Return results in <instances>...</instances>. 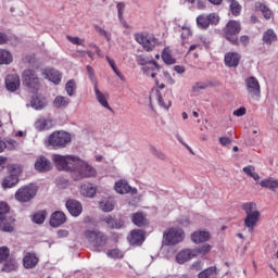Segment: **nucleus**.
Segmentation results:
<instances>
[{"mask_svg": "<svg viewBox=\"0 0 278 278\" xmlns=\"http://www.w3.org/2000/svg\"><path fill=\"white\" fill-rule=\"evenodd\" d=\"M218 271H216V267H210L199 274V278H217Z\"/></svg>", "mask_w": 278, "mask_h": 278, "instance_id": "nucleus-34", "label": "nucleus"}, {"mask_svg": "<svg viewBox=\"0 0 278 278\" xmlns=\"http://www.w3.org/2000/svg\"><path fill=\"white\" fill-rule=\"evenodd\" d=\"M10 214V206L5 202H0V229L2 231H14L15 219Z\"/></svg>", "mask_w": 278, "mask_h": 278, "instance_id": "nucleus-7", "label": "nucleus"}, {"mask_svg": "<svg viewBox=\"0 0 278 278\" xmlns=\"http://www.w3.org/2000/svg\"><path fill=\"white\" fill-rule=\"evenodd\" d=\"M72 138L71 134L66 131H54L47 140V147H52V149H64L66 144H70Z\"/></svg>", "mask_w": 278, "mask_h": 278, "instance_id": "nucleus-5", "label": "nucleus"}, {"mask_svg": "<svg viewBox=\"0 0 278 278\" xmlns=\"http://www.w3.org/2000/svg\"><path fill=\"white\" fill-rule=\"evenodd\" d=\"M239 42L243 46V47H248L250 39L249 36L243 35L240 37Z\"/></svg>", "mask_w": 278, "mask_h": 278, "instance_id": "nucleus-58", "label": "nucleus"}, {"mask_svg": "<svg viewBox=\"0 0 278 278\" xmlns=\"http://www.w3.org/2000/svg\"><path fill=\"white\" fill-rule=\"evenodd\" d=\"M23 85L30 90H38L40 88V78L34 70H25L22 74Z\"/></svg>", "mask_w": 278, "mask_h": 278, "instance_id": "nucleus-10", "label": "nucleus"}, {"mask_svg": "<svg viewBox=\"0 0 278 278\" xmlns=\"http://www.w3.org/2000/svg\"><path fill=\"white\" fill-rule=\"evenodd\" d=\"M53 168V165L51 164V161L45 156H38L35 162V170H38V173H49Z\"/></svg>", "mask_w": 278, "mask_h": 278, "instance_id": "nucleus-18", "label": "nucleus"}, {"mask_svg": "<svg viewBox=\"0 0 278 278\" xmlns=\"http://www.w3.org/2000/svg\"><path fill=\"white\" fill-rule=\"evenodd\" d=\"M132 223L137 227H144L147 225V217L142 213H135L132 215Z\"/></svg>", "mask_w": 278, "mask_h": 278, "instance_id": "nucleus-32", "label": "nucleus"}, {"mask_svg": "<svg viewBox=\"0 0 278 278\" xmlns=\"http://www.w3.org/2000/svg\"><path fill=\"white\" fill-rule=\"evenodd\" d=\"M232 114H233V116H239V117L244 116V114H247V108L241 106V108L235 110Z\"/></svg>", "mask_w": 278, "mask_h": 278, "instance_id": "nucleus-56", "label": "nucleus"}, {"mask_svg": "<svg viewBox=\"0 0 278 278\" xmlns=\"http://www.w3.org/2000/svg\"><path fill=\"white\" fill-rule=\"evenodd\" d=\"M7 170L9 175L5 176L1 182L3 190L14 188L18 185V177L21 176V173H23V167H21L18 164H10L7 166Z\"/></svg>", "mask_w": 278, "mask_h": 278, "instance_id": "nucleus-4", "label": "nucleus"}, {"mask_svg": "<svg viewBox=\"0 0 278 278\" xmlns=\"http://www.w3.org/2000/svg\"><path fill=\"white\" fill-rule=\"evenodd\" d=\"M159 103L165 110H168L170 105H173V101L170 100V96H159Z\"/></svg>", "mask_w": 278, "mask_h": 278, "instance_id": "nucleus-40", "label": "nucleus"}, {"mask_svg": "<svg viewBox=\"0 0 278 278\" xmlns=\"http://www.w3.org/2000/svg\"><path fill=\"white\" fill-rule=\"evenodd\" d=\"M71 103V99L64 96H56L53 100V105L58 110H62V108H66Z\"/></svg>", "mask_w": 278, "mask_h": 278, "instance_id": "nucleus-29", "label": "nucleus"}, {"mask_svg": "<svg viewBox=\"0 0 278 278\" xmlns=\"http://www.w3.org/2000/svg\"><path fill=\"white\" fill-rule=\"evenodd\" d=\"M230 142H231V139H229L228 137L219 138V144H222V147H227Z\"/></svg>", "mask_w": 278, "mask_h": 278, "instance_id": "nucleus-59", "label": "nucleus"}, {"mask_svg": "<svg viewBox=\"0 0 278 278\" xmlns=\"http://www.w3.org/2000/svg\"><path fill=\"white\" fill-rule=\"evenodd\" d=\"M16 268H18V264H16L15 260H10L9 262H7L3 267L2 270L4 273H12L14 270H16Z\"/></svg>", "mask_w": 278, "mask_h": 278, "instance_id": "nucleus-41", "label": "nucleus"}, {"mask_svg": "<svg viewBox=\"0 0 278 278\" xmlns=\"http://www.w3.org/2000/svg\"><path fill=\"white\" fill-rule=\"evenodd\" d=\"M103 220L106 223V225H109L111 229H121L124 225L122 220L116 222L112 218V216H106Z\"/></svg>", "mask_w": 278, "mask_h": 278, "instance_id": "nucleus-36", "label": "nucleus"}, {"mask_svg": "<svg viewBox=\"0 0 278 278\" xmlns=\"http://www.w3.org/2000/svg\"><path fill=\"white\" fill-rule=\"evenodd\" d=\"M174 71H176V73H179V74L186 73V68L184 66H181V65H176L174 67Z\"/></svg>", "mask_w": 278, "mask_h": 278, "instance_id": "nucleus-62", "label": "nucleus"}, {"mask_svg": "<svg viewBox=\"0 0 278 278\" xmlns=\"http://www.w3.org/2000/svg\"><path fill=\"white\" fill-rule=\"evenodd\" d=\"M242 55L238 52H227L224 56V64L228 68H238Z\"/></svg>", "mask_w": 278, "mask_h": 278, "instance_id": "nucleus-14", "label": "nucleus"}, {"mask_svg": "<svg viewBox=\"0 0 278 278\" xmlns=\"http://www.w3.org/2000/svg\"><path fill=\"white\" fill-rule=\"evenodd\" d=\"M193 251H195V257L197 255H207L212 251V245L206 243L199 249H193Z\"/></svg>", "mask_w": 278, "mask_h": 278, "instance_id": "nucleus-45", "label": "nucleus"}, {"mask_svg": "<svg viewBox=\"0 0 278 278\" xmlns=\"http://www.w3.org/2000/svg\"><path fill=\"white\" fill-rule=\"evenodd\" d=\"M93 29L97 31V34H99L100 36H103L105 38V40H108V42H110L112 40V34L104 30L101 26L94 25Z\"/></svg>", "mask_w": 278, "mask_h": 278, "instance_id": "nucleus-44", "label": "nucleus"}, {"mask_svg": "<svg viewBox=\"0 0 278 278\" xmlns=\"http://www.w3.org/2000/svg\"><path fill=\"white\" fill-rule=\"evenodd\" d=\"M7 164H8V157L0 156V173H2V170H5Z\"/></svg>", "mask_w": 278, "mask_h": 278, "instance_id": "nucleus-57", "label": "nucleus"}, {"mask_svg": "<svg viewBox=\"0 0 278 278\" xmlns=\"http://www.w3.org/2000/svg\"><path fill=\"white\" fill-rule=\"evenodd\" d=\"M193 257H197V251L184 249L176 254V262L177 264H186V262H190Z\"/></svg>", "mask_w": 278, "mask_h": 278, "instance_id": "nucleus-17", "label": "nucleus"}, {"mask_svg": "<svg viewBox=\"0 0 278 278\" xmlns=\"http://www.w3.org/2000/svg\"><path fill=\"white\" fill-rule=\"evenodd\" d=\"M115 191L118 194H127L129 192H131L132 194H137L138 190L137 189H132L131 186H129L128 182H126V180H118L115 182Z\"/></svg>", "mask_w": 278, "mask_h": 278, "instance_id": "nucleus-20", "label": "nucleus"}, {"mask_svg": "<svg viewBox=\"0 0 278 278\" xmlns=\"http://www.w3.org/2000/svg\"><path fill=\"white\" fill-rule=\"evenodd\" d=\"M65 90L68 94V97H73L75 94V90H77V84L71 79L65 85Z\"/></svg>", "mask_w": 278, "mask_h": 278, "instance_id": "nucleus-43", "label": "nucleus"}, {"mask_svg": "<svg viewBox=\"0 0 278 278\" xmlns=\"http://www.w3.org/2000/svg\"><path fill=\"white\" fill-rule=\"evenodd\" d=\"M45 212H39V213H36L34 216H33V220L34 223H36L37 225H42V223H45Z\"/></svg>", "mask_w": 278, "mask_h": 278, "instance_id": "nucleus-49", "label": "nucleus"}, {"mask_svg": "<svg viewBox=\"0 0 278 278\" xmlns=\"http://www.w3.org/2000/svg\"><path fill=\"white\" fill-rule=\"evenodd\" d=\"M163 238L167 247H175L184 242L186 232L179 227H170L164 231Z\"/></svg>", "mask_w": 278, "mask_h": 278, "instance_id": "nucleus-6", "label": "nucleus"}, {"mask_svg": "<svg viewBox=\"0 0 278 278\" xmlns=\"http://www.w3.org/2000/svg\"><path fill=\"white\" fill-rule=\"evenodd\" d=\"M197 8L198 10H205V2H203L202 0H198Z\"/></svg>", "mask_w": 278, "mask_h": 278, "instance_id": "nucleus-63", "label": "nucleus"}, {"mask_svg": "<svg viewBox=\"0 0 278 278\" xmlns=\"http://www.w3.org/2000/svg\"><path fill=\"white\" fill-rule=\"evenodd\" d=\"M247 90L252 97V99H260V94H262V89L260 87V81L255 77H249L245 79Z\"/></svg>", "mask_w": 278, "mask_h": 278, "instance_id": "nucleus-13", "label": "nucleus"}, {"mask_svg": "<svg viewBox=\"0 0 278 278\" xmlns=\"http://www.w3.org/2000/svg\"><path fill=\"white\" fill-rule=\"evenodd\" d=\"M5 86L9 92H16L21 88V77L18 74H9L5 77Z\"/></svg>", "mask_w": 278, "mask_h": 278, "instance_id": "nucleus-16", "label": "nucleus"}, {"mask_svg": "<svg viewBox=\"0 0 278 278\" xmlns=\"http://www.w3.org/2000/svg\"><path fill=\"white\" fill-rule=\"evenodd\" d=\"M58 238H68V230H59Z\"/></svg>", "mask_w": 278, "mask_h": 278, "instance_id": "nucleus-60", "label": "nucleus"}, {"mask_svg": "<svg viewBox=\"0 0 278 278\" xmlns=\"http://www.w3.org/2000/svg\"><path fill=\"white\" fill-rule=\"evenodd\" d=\"M8 42V36L5 34L0 33V45H5Z\"/></svg>", "mask_w": 278, "mask_h": 278, "instance_id": "nucleus-61", "label": "nucleus"}, {"mask_svg": "<svg viewBox=\"0 0 278 278\" xmlns=\"http://www.w3.org/2000/svg\"><path fill=\"white\" fill-rule=\"evenodd\" d=\"M191 240L192 242H194V244H201L203 242H207V240H210V232L205 230L194 231L191 235Z\"/></svg>", "mask_w": 278, "mask_h": 278, "instance_id": "nucleus-26", "label": "nucleus"}, {"mask_svg": "<svg viewBox=\"0 0 278 278\" xmlns=\"http://www.w3.org/2000/svg\"><path fill=\"white\" fill-rule=\"evenodd\" d=\"M256 9L260 10V12H262L264 18L266 20H269L270 16H273V12L265 4L258 3L256 4Z\"/></svg>", "mask_w": 278, "mask_h": 278, "instance_id": "nucleus-42", "label": "nucleus"}, {"mask_svg": "<svg viewBox=\"0 0 278 278\" xmlns=\"http://www.w3.org/2000/svg\"><path fill=\"white\" fill-rule=\"evenodd\" d=\"M161 56H162L163 62H165V64H175V59L173 58L170 49L165 48L163 50Z\"/></svg>", "mask_w": 278, "mask_h": 278, "instance_id": "nucleus-37", "label": "nucleus"}, {"mask_svg": "<svg viewBox=\"0 0 278 278\" xmlns=\"http://www.w3.org/2000/svg\"><path fill=\"white\" fill-rule=\"evenodd\" d=\"M165 77L167 78V81L170 86L175 84V80L173 79V77H170L169 73H165Z\"/></svg>", "mask_w": 278, "mask_h": 278, "instance_id": "nucleus-64", "label": "nucleus"}, {"mask_svg": "<svg viewBox=\"0 0 278 278\" xmlns=\"http://www.w3.org/2000/svg\"><path fill=\"white\" fill-rule=\"evenodd\" d=\"M263 42L265 45H271L273 42H277V34H275V30L273 29H267L264 34H263Z\"/></svg>", "mask_w": 278, "mask_h": 278, "instance_id": "nucleus-31", "label": "nucleus"}, {"mask_svg": "<svg viewBox=\"0 0 278 278\" xmlns=\"http://www.w3.org/2000/svg\"><path fill=\"white\" fill-rule=\"evenodd\" d=\"M195 21L199 29H208L210 25H216L217 23H219L220 17L216 13H211L207 15L200 14Z\"/></svg>", "mask_w": 278, "mask_h": 278, "instance_id": "nucleus-11", "label": "nucleus"}, {"mask_svg": "<svg viewBox=\"0 0 278 278\" xmlns=\"http://www.w3.org/2000/svg\"><path fill=\"white\" fill-rule=\"evenodd\" d=\"M12 52L0 49V64H12Z\"/></svg>", "mask_w": 278, "mask_h": 278, "instance_id": "nucleus-33", "label": "nucleus"}, {"mask_svg": "<svg viewBox=\"0 0 278 278\" xmlns=\"http://www.w3.org/2000/svg\"><path fill=\"white\" fill-rule=\"evenodd\" d=\"M38 256H36V253L31 252H27L23 258L24 268L27 269L36 268V266H38Z\"/></svg>", "mask_w": 278, "mask_h": 278, "instance_id": "nucleus-24", "label": "nucleus"}, {"mask_svg": "<svg viewBox=\"0 0 278 278\" xmlns=\"http://www.w3.org/2000/svg\"><path fill=\"white\" fill-rule=\"evenodd\" d=\"M66 223V215L63 212L56 211L50 217L51 227H60Z\"/></svg>", "mask_w": 278, "mask_h": 278, "instance_id": "nucleus-25", "label": "nucleus"}, {"mask_svg": "<svg viewBox=\"0 0 278 278\" xmlns=\"http://www.w3.org/2000/svg\"><path fill=\"white\" fill-rule=\"evenodd\" d=\"M108 257H111L112 260H123L125 257V254L119 249L115 248L112 250H109L106 252Z\"/></svg>", "mask_w": 278, "mask_h": 278, "instance_id": "nucleus-38", "label": "nucleus"}, {"mask_svg": "<svg viewBox=\"0 0 278 278\" xmlns=\"http://www.w3.org/2000/svg\"><path fill=\"white\" fill-rule=\"evenodd\" d=\"M114 199L104 198L99 203V207L100 210H102V212H112V210H114Z\"/></svg>", "mask_w": 278, "mask_h": 278, "instance_id": "nucleus-28", "label": "nucleus"}, {"mask_svg": "<svg viewBox=\"0 0 278 278\" xmlns=\"http://www.w3.org/2000/svg\"><path fill=\"white\" fill-rule=\"evenodd\" d=\"M80 193L83 197H89V199H92V197L97 194V189L90 184H85L80 186Z\"/></svg>", "mask_w": 278, "mask_h": 278, "instance_id": "nucleus-30", "label": "nucleus"}, {"mask_svg": "<svg viewBox=\"0 0 278 278\" xmlns=\"http://www.w3.org/2000/svg\"><path fill=\"white\" fill-rule=\"evenodd\" d=\"M135 40L138 45H141L144 51H153L155 47L160 46V40L155 36L148 33H139L135 35Z\"/></svg>", "mask_w": 278, "mask_h": 278, "instance_id": "nucleus-8", "label": "nucleus"}, {"mask_svg": "<svg viewBox=\"0 0 278 278\" xmlns=\"http://www.w3.org/2000/svg\"><path fill=\"white\" fill-rule=\"evenodd\" d=\"M142 72L147 77H152L155 79L157 73H160V65H157V62L155 61L147 63L142 66Z\"/></svg>", "mask_w": 278, "mask_h": 278, "instance_id": "nucleus-22", "label": "nucleus"}, {"mask_svg": "<svg viewBox=\"0 0 278 278\" xmlns=\"http://www.w3.org/2000/svg\"><path fill=\"white\" fill-rule=\"evenodd\" d=\"M84 236L96 251H101L108 244V236L99 229H87Z\"/></svg>", "mask_w": 278, "mask_h": 278, "instance_id": "nucleus-3", "label": "nucleus"}, {"mask_svg": "<svg viewBox=\"0 0 278 278\" xmlns=\"http://www.w3.org/2000/svg\"><path fill=\"white\" fill-rule=\"evenodd\" d=\"M87 73L90 81L93 84V86H97V76H94V68L92 66L87 65Z\"/></svg>", "mask_w": 278, "mask_h": 278, "instance_id": "nucleus-50", "label": "nucleus"}, {"mask_svg": "<svg viewBox=\"0 0 278 278\" xmlns=\"http://www.w3.org/2000/svg\"><path fill=\"white\" fill-rule=\"evenodd\" d=\"M35 127L36 129H38V131H43V129H49V121L45 118L38 119L35 123Z\"/></svg>", "mask_w": 278, "mask_h": 278, "instance_id": "nucleus-46", "label": "nucleus"}, {"mask_svg": "<svg viewBox=\"0 0 278 278\" xmlns=\"http://www.w3.org/2000/svg\"><path fill=\"white\" fill-rule=\"evenodd\" d=\"M7 149H10V151L14 150V149H18V142H16V140L14 139H10L9 141H7Z\"/></svg>", "mask_w": 278, "mask_h": 278, "instance_id": "nucleus-54", "label": "nucleus"}, {"mask_svg": "<svg viewBox=\"0 0 278 278\" xmlns=\"http://www.w3.org/2000/svg\"><path fill=\"white\" fill-rule=\"evenodd\" d=\"M30 105L35 110H42V108H45V105H47V103L45 102V99H40L39 97H33V99L30 101Z\"/></svg>", "mask_w": 278, "mask_h": 278, "instance_id": "nucleus-39", "label": "nucleus"}, {"mask_svg": "<svg viewBox=\"0 0 278 278\" xmlns=\"http://www.w3.org/2000/svg\"><path fill=\"white\" fill-rule=\"evenodd\" d=\"M41 74L45 79L52 81V84L58 85L60 81H62V73L55 68H43Z\"/></svg>", "mask_w": 278, "mask_h": 278, "instance_id": "nucleus-15", "label": "nucleus"}, {"mask_svg": "<svg viewBox=\"0 0 278 278\" xmlns=\"http://www.w3.org/2000/svg\"><path fill=\"white\" fill-rule=\"evenodd\" d=\"M129 244L140 247L144 242V232L140 229H135L128 236Z\"/></svg>", "mask_w": 278, "mask_h": 278, "instance_id": "nucleus-21", "label": "nucleus"}, {"mask_svg": "<svg viewBox=\"0 0 278 278\" xmlns=\"http://www.w3.org/2000/svg\"><path fill=\"white\" fill-rule=\"evenodd\" d=\"M65 205L72 216H79L84 212L81 203L77 200H67Z\"/></svg>", "mask_w": 278, "mask_h": 278, "instance_id": "nucleus-23", "label": "nucleus"}, {"mask_svg": "<svg viewBox=\"0 0 278 278\" xmlns=\"http://www.w3.org/2000/svg\"><path fill=\"white\" fill-rule=\"evenodd\" d=\"M181 38H188V36H192V29L188 25H184L181 27Z\"/></svg>", "mask_w": 278, "mask_h": 278, "instance_id": "nucleus-52", "label": "nucleus"}, {"mask_svg": "<svg viewBox=\"0 0 278 278\" xmlns=\"http://www.w3.org/2000/svg\"><path fill=\"white\" fill-rule=\"evenodd\" d=\"M67 40L70 42H72V45H84V39L79 38V37H71V36H66Z\"/></svg>", "mask_w": 278, "mask_h": 278, "instance_id": "nucleus-53", "label": "nucleus"}, {"mask_svg": "<svg viewBox=\"0 0 278 278\" xmlns=\"http://www.w3.org/2000/svg\"><path fill=\"white\" fill-rule=\"evenodd\" d=\"M117 14L119 21H123V14L125 13V2H118L117 5Z\"/></svg>", "mask_w": 278, "mask_h": 278, "instance_id": "nucleus-51", "label": "nucleus"}, {"mask_svg": "<svg viewBox=\"0 0 278 278\" xmlns=\"http://www.w3.org/2000/svg\"><path fill=\"white\" fill-rule=\"evenodd\" d=\"M260 186L261 188H267L271 192H275L278 189V180L273 177L265 178L260 181Z\"/></svg>", "mask_w": 278, "mask_h": 278, "instance_id": "nucleus-27", "label": "nucleus"}, {"mask_svg": "<svg viewBox=\"0 0 278 278\" xmlns=\"http://www.w3.org/2000/svg\"><path fill=\"white\" fill-rule=\"evenodd\" d=\"M243 173L248 175V177H252L254 181H260V174L255 173V166L248 165L243 167Z\"/></svg>", "mask_w": 278, "mask_h": 278, "instance_id": "nucleus-35", "label": "nucleus"}, {"mask_svg": "<svg viewBox=\"0 0 278 278\" xmlns=\"http://www.w3.org/2000/svg\"><path fill=\"white\" fill-rule=\"evenodd\" d=\"M230 11L232 16H240V13L242 12V5H240L238 2H231Z\"/></svg>", "mask_w": 278, "mask_h": 278, "instance_id": "nucleus-47", "label": "nucleus"}, {"mask_svg": "<svg viewBox=\"0 0 278 278\" xmlns=\"http://www.w3.org/2000/svg\"><path fill=\"white\" fill-rule=\"evenodd\" d=\"M242 27L238 21H229L224 28L226 39L231 42V45H238V34H240Z\"/></svg>", "mask_w": 278, "mask_h": 278, "instance_id": "nucleus-9", "label": "nucleus"}, {"mask_svg": "<svg viewBox=\"0 0 278 278\" xmlns=\"http://www.w3.org/2000/svg\"><path fill=\"white\" fill-rule=\"evenodd\" d=\"M242 210L245 212V218L243 220L244 227H247L249 231H253L262 218V213L257 210V204L253 202L244 203Z\"/></svg>", "mask_w": 278, "mask_h": 278, "instance_id": "nucleus-2", "label": "nucleus"}, {"mask_svg": "<svg viewBox=\"0 0 278 278\" xmlns=\"http://www.w3.org/2000/svg\"><path fill=\"white\" fill-rule=\"evenodd\" d=\"M201 90H205V84L197 83L195 85H193L192 87L193 92H201Z\"/></svg>", "mask_w": 278, "mask_h": 278, "instance_id": "nucleus-55", "label": "nucleus"}, {"mask_svg": "<svg viewBox=\"0 0 278 278\" xmlns=\"http://www.w3.org/2000/svg\"><path fill=\"white\" fill-rule=\"evenodd\" d=\"M51 160L58 170H68L74 181H80V179L97 175V170L92 166L77 156L53 154Z\"/></svg>", "mask_w": 278, "mask_h": 278, "instance_id": "nucleus-1", "label": "nucleus"}, {"mask_svg": "<svg viewBox=\"0 0 278 278\" xmlns=\"http://www.w3.org/2000/svg\"><path fill=\"white\" fill-rule=\"evenodd\" d=\"M34 197H36V189L31 186L21 187L15 192V201L18 203H29Z\"/></svg>", "mask_w": 278, "mask_h": 278, "instance_id": "nucleus-12", "label": "nucleus"}, {"mask_svg": "<svg viewBox=\"0 0 278 278\" xmlns=\"http://www.w3.org/2000/svg\"><path fill=\"white\" fill-rule=\"evenodd\" d=\"M93 90H94V94L98 103H100L102 108H105V110H110V112H112V106H110V103L108 102L110 94L101 92V90H99L98 84L93 86Z\"/></svg>", "mask_w": 278, "mask_h": 278, "instance_id": "nucleus-19", "label": "nucleus"}, {"mask_svg": "<svg viewBox=\"0 0 278 278\" xmlns=\"http://www.w3.org/2000/svg\"><path fill=\"white\" fill-rule=\"evenodd\" d=\"M10 257V249L8 247L0 248V264Z\"/></svg>", "mask_w": 278, "mask_h": 278, "instance_id": "nucleus-48", "label": "nucleus"}]
</instances>
